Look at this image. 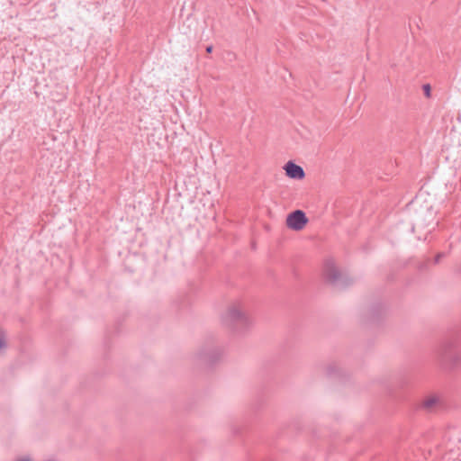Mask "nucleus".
I'll return each mask as SVG.
<instances>
[{"mask_svg": "<svg viewBox=\"0 0 461 461\" xmlns=\"http://www.w3.org/2000/svg\"><path fill=\"white\" fill-rule=\"evenodd\" d=\"M423 90H424L425 95L429 97L430 95V86H429V85H424L423 86Z\"/></svg>", "mask_w": 461, "mask_h": 461, "instance_id": "9d476101", "label": "nucleus"}, {"mask_svg": "<svg viewBox=\"0 0 461 461\" xmlns=\"http://www.w3.org/2000/svg\"><path fill=\"white\" fill-rule=\"evenodd\" d=\"M324 276L331 285L339 288H343L352 282L348 275L338 270L331 260L325 262Z\"/></svg>", "mask_w": 461, "mask_h": 461, "instance_id": "7ed1b4c3", "label": "nucleus"}, {"mask_svg": "<svg viewBox=\"0 0 461 461\" xmlns=\"http://www.w3.org/2000/svg\"><path fill=\"white\" fill-rule=\"evenodd\" d=\"M20 461H31L29 458H24V459H22Z\"/></svg>", "mask_w": 461, "mask_h": 461, "instance_id": "ddd939ff", "label": "nucleus"}, {"mask_svg": "<svg viewBox=\"0 0 461 461\" xmlns=\"http://www.w3.org/2000/svg\"><path fill=\"white\" fill-rule=\"evenodd\" d=\"M438 354L446 361H456L459 358L461 351L456 339H445L438 348Z\"/></svg>", "mask_w": 461, "mask_h": 461, "instance_id": "20e7f679", "label": "nucleus"}, {"mask_svg": "<svg viewBox=\"0 0 461 461\" xmlns=\"http://www.w3.org/2000/svg\"><path fill=\"white\" fill-rule=\"evenodd\" d=\"M5 332L0 330V350L7 347Z\"/></svg>", "mask_w": 461, "mask_h": 461, "instance_id": "6e6552de", "label": "nucleus"}, {"mask_svg": "<svg viewBox=\"0 0 461 461\" xmlns=\"http://www.w3.org/2000/svg\"><path fill=\"white\" fill-rule=\"evenodd\" d=\"M308 221L306 213L303 210L297 209L286 215L285 225L292 230L300 231L304 229Z\"/></svg>", "mask_w": 461, "mask_h": 461, "instance_id": "39448f33", "label": "nucleus"}, {"mask_svg": "<svg viewBox=\"0 0 461 461\" xmlns=\"http://www.w3.org/2000/svg\"><path fill=\"white\" fill-rule=\"evenodd\" d=\"M231 432L234 437L239 436L240 433V428L238 426H232Z\"/></svg>", "mask_w": 461, "mask_h": 461, "instance_id": "1a4fd4ad", "label": "nucleus"}, {"mask_svg": "<svg viewBox=\"0 0 461 461\" xmlns=\"http://www.w3.org/2000/svg\"><path fill=\"white\" fill-rule=\"evenodd\" d=\"M443 256H444V254H443V253H439V254H438V255L436 256V258H435V263H438V262H439V260H440V258H441Z\"/></svg>", "mask_w": 461, "mask_h": 461, "instance_id": "9b49d317", "label": "nucleus"}, {"mask_svg": "<svg viewBox=\"0 0 461 461\" xmlns=\"http://www.w3.org/2000/svg\"><path fill=\"white\" fill-rule=\"evenodd\" d=\"M439 402V398L438 396L432 395L426 398L423 402V407L430 411L432 410Z\"/></svg>", "mask_w": 461, "mask_h": 461, "instance_id": "0eeeda50", "label": "nucleus"}, {"mask_svg": "<svg viewBox=\"0 0 461 461\" xmlns=\"http://www.w3.org/2000/svg\"><path fill=\"white\" fill-rule=\"evenodd\" d=\"M283 168L285 171V175L291 179L301 180L305 176L303 168L293 160L287 161Z\"/></svg>", "mask_w": 461, "mask_h": 461, "instance_id": "423d86ee", "label": "nucleus"}, {"mask_svg": "<svg viewBox=\"0 0 461 461\" xmlns=\"http://www.w3.org/2000/svg\"><path fill=\"white\" fill-rule=\"evenodd\" d=\"M221 324L234 333H242L251 326V320L240 303L230 305L221 315Z\"/></svg>", "mask_w": 461, "mask_h": 461, "instance_id": "f257e3e1", "label": "nucleus"}, {"mask_svg": "<svg viewBox=\"0 0 461 461\" xmlns=\"http://www.w3.org/2000/svg\"><path fill=\"white\" fill-rule=\"evenodd\" d=\"M212 50H213V46L212 45H209L206 47L205 50H206V53L210 54L212 52Z\"/></svg>", "mask_w": 461, "mask_h": 461, "instance_id": "f8f14e48", "label": "nucleus"}, {"mask_svg": "<svg viewBox=\"0 0 461 461\" xmlns=\"http://www.w3.org/2000/svg\"><path fill=\"white\" fill-rule=\"evenodd\" d=\"M224 348L215 342L214 338H209L197 353V357L205 365L212 366L221 360Z\"/></svg>", "mask_w": 461, "mask_h": 461, "instance_id": "f03ea898", "label": "nucleus"}]
</instances>
